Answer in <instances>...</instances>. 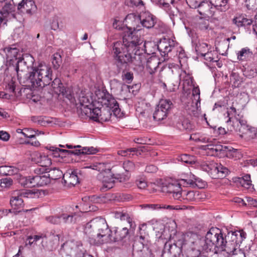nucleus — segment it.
<instances>
[{
	"instance_id": "1",
	"label": "nucleus",
	"mask_w": 257,
	"mask_h": 257,
	"mask_svg": "<svg viewBox=\"0 0 257 257\" xmlns=\"http://www.w3.org/2000/svg\"><path fill=\"white\" fill-rule=\"evenodd\" d=\"M124 32L122 41H117L113 44L112 53V66L116 74L122 73L123 80L131 83L134 78L133 72L130 71L131 65L140 66L146 60V53L140 45L143 40L136 34L135 28H128Z\"/></svg>"
},
{
	"instance_id": "2",
	"label": "nucleus",
	"mask_w": 257,
	"mask_h": 257,
	"mask_svg": "<svg viewBox=\"0 0 257 257\" xmlns=\"http://www.w3.org/2000/svg\"><path fill=\"white\" fill-rule=\"evenodd\" d=\"M217 227H211L205 237H201L192 232L187 234L186 243L184 244L185 257H199L203 250L213 251L217 253L224 248L225 241Z\"/></svg>"
},
{
	"instance_id": "3",
	"label": "nucleus",
	"mask_w": 257,
	"mask_h": 257,
	"mask_svg": "<svg viewBox=\"0 0 257 257\" xmlns=\"http://www.w3.org/2000/svg\"><path fill=\"white\" fill-rule=\"evenodd\" d=\"M96 95L98 102H100L102 105H105L106 107L102 109L99 107L86 108L83 110L87 117L95 121L102 122L109 121L112 113L115 116L120 115L121 110L119 104L111 94L106 90H98Z\"/></svg>"
},
{
	"instance_id": "4",
	"label": "nucleus",
	"mask_w": 257,
	"mask_h": 257,
	"mask_svg": "<svg viewBox=\"0 0 257 257\" xmlns=\"http://www.w3.org/2000/svg\"><path fill=\"white\" fill-rule=\"evenodd\" d=\"M22 59H19L16 63V65L13 66L14 70L18 75V79L23 83V85L30 89L36 88H43L50 84L52 80V71L50 68L46 65L40 64L38 66L33 67L32 71L26 74L25 78L22 80L19 76V64L23 62Z\"/></svg>"
},
{
	"instance_id": "5",
	"label": "nucleus",
	"mask_w": 257,
	"mask_h": 257,
	"mask_svg": "<svg viewBox=\"0 0 257 257\" xmlns=\"http://www.w3.org/2000/svg\"><path fill=\"white\" fill-rule=\"evenodd\" d=\"M84 232L90 244L94 245L97 243L95 237L98 239L105 237V239L107 241V236L110 233V230L104 218L96 217L85 225Z\"/></svg>"
},
{
	"instance_id": "6",
	"label": "nucleus",
	"mask_w": 257,
	"mask_h": 257,
	"mask_svg": "<svg viewBox=\"0 0 257 257\" xmlns=\"http://www.w3.org/2000/svg\"><path fill=\"white\" fill-rule=\"evenodd\" d=\"M38 197L37 192H33L32 190H26L21 191H17L14 193L10 200V204L12 207L11 209H6L3 211L4 213L7 215L8 213H13L15 215L22 212H27L31 211L32 209L24 210L21 209L24 206V201L22 199L24 198H35Z\"/></svg>"
},
{
	"instance_id": "7",
	"label": "nucleus",
	"mask_w": 257,
	"mask_h": 257,
	"mask_svg": "<svg viewBox=\"0 0 257 257\" xmlns=\"http://www.w3.org/2000/svg\"><path fill=\"white\" fill-rule=\"evenodd\" d=\"M136 228L133 230L130 227V229L127 227L118 228L116 227L113 230V233L110 230V233L107 236V241L109 240L111 242H117L122 246H124L127 249L131 246V244L133 242V235Z\"/></svg>"
},
{
	"instance_id": "8",
	"label": "nucleus",
	"mask_w": 257,
	"mask_h": 257,
	"mask_svg": "<svg viewBox=\"0 0 257 257\" xmlns=\"http://www.w3.org/2000/svg\"><path fill=\"white\" fill-rule=\"evenodd\" d=\"M218 229L220 231V235L226 242L224 248L219 252L226 251L229 254L238 255L239 257H245L244 250L241 249H237L235 246L241 243V240L238 238L239 232L230 231L228 232L227 235H224L221 230L219 228Z\"/></svg>"
},
{
	"instance_id": "9",
	"label": "nucleus",
	"mask_w": 257,
	"mask_h": 257,
	"mask_svg": "<svg viewBox=\"0 0 257 257\" xmlns=\"http://www.w3.org/2000/svg\"><path fill=\"white\" fill-rule=\"evenodd\" d=\"M110 175L111 178H108L105 176L104 173H101L99 174V177L102 179L103 183V188H106L107 190L112 188L114 186V180L115 179L119 182H124L128 179V177L124 172L123 167L121 165H117L112 166L109 170Z\"/></svg>"
},
{
	"instance_id": "10",
	"label": "nucleus",
	"mask_w": 257,
	"mask_h": 257,
	"mask_svg": "<svg viewBox=\"0 0 257 257\" xmlns=\"http://www.w3.org/2000/svg\"><path fill=\"white\" fill-rule=\"evenodd\" d=\"M186 237L187 234H178L176 235V240H174L173 243L171 240L166 242L162 251V254L164 253H167L170 257H180L184 251V244L186 243Z\"/></svg>"
},
{
	"instance_id": "11",
	"label": "nucleus",
	"mask_w": 257,
	"mask_h": 257,
	"mask_svg": "<svg viewBox=\"0 0 257 257\" xmlns=\"http://www.w3.org/2000/svg\"><path fill=\"white\" fill-rule=\"evenodd\" d=\"M173 107L174 104L170 99H161L153 113L154 119L157 121L164 119L167 117Z\"/></svg>"
},
{
	"instance_id": "12",
	"label": "nucleus",
	"mask_w": 257,
	"mask_h": 257,
	"mask_svg": "<svg viewBox=\"0 0 257 257\" xmlns=\"http://www.w3.org/2000/svg\"><path fill=\"white\" fill-rule=\"evenodd\" d=\"M97 151V149L92 147H85L80 150H67L57 148L52 152V155L55 158L61 157L63 158V157L72 155L81 156L83 155L94 154Z\"/></svg>"
},
{
	"instance_id": "13",
	"label": "nucleus",
	"mask_w": 257,
	"mask_h": 257,
	"mask_svg": "<svg viewBox=\"0 0 257 257\" xmlns=\"http://www.w3.org/2000/svg\"><path fill=\"white\" fill-rule=\"evenodd\" d=\"M35 175L32 176V182L33 187L46 186L50 183V179L46 175L47 169L45 168H37L34 171Z\"/></svg>"
},
{
	"instance_id": "14",
	"label": "nucleus",
	"mask_w": 257,
	"mask_h": 257,
	"mask_svg": "<svg viewBox=\"0 0 257 257\" xmlns=\"http://www.w3.org/2000/svg\"><path fill=\"white\" fill-rule=\"evenodd\" d=\"M144 243L141 241L135 240L133 243L131 244V246L128 248H132V254L135 255V254H138L140 255V257H155L156 255L153 253L151 250H147V252L145 254L143 251L145 252L144 248Z\"/></svg>"
},
{
	"instance_id": "15",
	"label": "nucleus",
	"mask_w": 257,
	"mask_h": 257,
	"mask_svg": "<svg viewBox=\"0 0 257 257\" xmlns=\"http://www.w3.org/2000/svg\"><path fill=\"white\" fill-rule=\"evenodd\" d=\"M37 7L33 0L20 1L18 4V11L19 13L24 11L29 16H32L37 12Z\"/></svg>"
},
{
	"instance_id": "16",
	"label": "nucleus",
	"mask_w": 257,
	"mask_h": 257,
	"mask_svg": "<svg viewBox=\"0 0 257 257\" xmlns=\"http://www.w3.org/2000/svg\"><path fill=\"white\" fill-rule=\"evenodd\" d=\"M139 19L143 27L150 29L154 27L156 18L150 12H145L141 14Z\"/></svg>"
},
{
	"instance_id": "17",
	"label": "nucleus",
	"mask_w": 257,
	"mask_h": 257,
	"mask_svg": "<svg viewBox=\"0 0 257 257\" xmlns=\"http://www.w3.org/2000/svg\"><path fill=\"white\" fill-rule=\"evenodd\" d=\"M208 149L212 151L214 155L220 156L222 157L224 156V153L226 149H227V146H223L219 144L217 140L213 139V143L207 145Z\"/></svg>"
},
{
	"instance_id": "18",
	"label": "nucleus",
	"mask_w": 257,
	"mask_h": 257,
	"mask_svg": "<svg viewBox=\"0 0 257 257\" xmlns=\"http://www.w3.org/2000/svg\"><path fill=\"white\" fill-rule=\"evenodd\" d=\"M5 5L3 7L0 13L4 14L5 16H9L12 14L13 18H16V14L13 13L15 11V7H18V4L15 0H9L5 2Z\"/></svg>"
},
{
	"instance_id": "19",
	"label": "nucleus",
	"mask_w": 257,
	"mask_h": 257,
	"mask_svg": "<svg viewBox=\"0 0 257 257\" xmlns=\"http://www.w3.org/2000/svg\"><path fill=\"white\" fill-rule=\"evenodd\" d=\"M174 46L175 42L173 40L164 39L163 40L160 41L159 44L158 45V49L165 55L171 52Z\"/></svg>"
},
{
	"instance_id": "20",
	"label": "nucleus",
	"mask_w": 257,
	"mask_h": 257,
	"mask_svg": "<svg viewBox=\"0 0 257 257\" xmlns=\"http://www.w3.org/2000/svg\"><path fill=\"white\" fill-rule=\"evenodd\" d=\"M236 182L250 191H255L257 189L255 188V183L254 184H251L249 174H245L241 177L238 178Z\"/></svg>"
},
{
	"instance_id": "21",
	"label": "nucleus",
	"mask_w": 257,
	"mask_h": 257,
	"mask_svg": "<svg viewBox=\"0 0 257 257\" xmlns=\"http://www.w3.org/2000/svg\"><path fill=\"white\" fill-rule=\"evenodd\" d=\"M252 20L250 19H247L245 15H239L233 19L232 23L235 24L237 27H246L250 26L252 23Z\"/></svg>"
},
{
	"instance_id": "22",
	"label": "nucleus",
	"mask_w": 257,
	"mask_h": 257,
	"mask_svg": "<svg viewBox=\"0 0 257 257\" xmlns=\"http://www.w3.org/2000/svg\"><path fill=\"white\" fill-rule=\"evenodd\" d=\"M114 217L117 219H120L121 220H126L130 225V227L132 229V230L136 228V225L135 222L132 220V219L129 216L128 214L125 212L115 211L113 212Z\"/></svg>"
},
{
	"instance_id": "23",
	"label": "nucleus",
	"mask_w": 257,
	"mask_h": 257,
	"mask_svg": "<svg viewBox=\"0 0 257 257\" xmlns=\"http://www.w3.org/2000/svg\"><path fill=\"white\" fill-rule=\"evenodd\" d=\"M253 56L252 52L248 47L243 48L237 53V58L240 61L250 60Z\"/></svg>"
},
{
	"instance_id": "24",
	"label": "nucleus",
	"mask_w": 257,
	"mask_h": 257,
	"mask_svg": "<svg viewBox=\"0 0 257 257\" xmlns=\"http://www.w3.org/2000/svg\"><path fill=\"white\" fill-rule=\"evenodd\" d=\"M209 2L216 10L220 12H225L229 8L228 0H209Z\"/></svg>"
},
{
	"instance_id": "25",
	"label": "nucleus",
	"mask_w": 257,
	"mask_h": 257,
	"mask_svg": "<svg viewBox=\"0 0 257 257\" xmlns=\"http://www.w3.org/2000/svg\"><path fill=\"white\" fill-rule=\"evenodd\" d=\"M176 127L181 131H190L192 129V125L189 120L183 116L179 118L176 123Z\"/></svg>"
},
{
	"instance_id": "26",
	"label": "nucleus",
	"mask_w": 257,
	"mask_h": 257,
	"mask_svg": "<svg viewBox=\"0 0 257 257\" xmlns=\"http://www.w3.org/2000/svg\"><path fill=\"white\" fill-rule=\"evenodd\" d=\"M176 190H180V186L178 183H163L162 186V191L168 194L172 195Z\"/></svg>"
},
{
	"instance_id": "27",
	"label": "nucleus",
	"mask_w": 257,
	"mask_h": 257,
	"mask_svg": "<svg viewBox=\"0 0 257 257\" xmlns=\"http://www.w3.org/2000/svg\"><path fill=\"white\" fill-rule=\"evenodd\" d=\"M81 175V171L78 169L74 170L69 174L68 177V184L75 186L79 183L80 176Z\"/></svg>"
},
{
	"instance_id": "28",
	"label": "nucleus",
	"mask_w": 257,
	"mask_h": 257,
	"mask_svg": "<svg viewBox=\"0 0 257 257\" xmlns=\"http://www.w3.org/2000/svg\"><path fill=\"white\" fill-rule=\"evenodd\" d=\"M206 1L201 0L199 3V6L197 7L198 12L201 16H205L208 15L209 12L210 11V5Z\"/></svg>"
},
{
	"instance_id": "29",
	"label": "nucleus",
	"mask_w": 257,
	"mask_h": 257,
	"mask_svg": "<svg viewBox=\"0 0 257 257\" xmlns=\"http://www.w3.org/2000/svg\"><path fill=\"white\" fill-rule=\"evenodd\" d=\"M198 179L195 178L194 175H191L189 178H184L181 179L179 184V186L183 185L184 187L191 186L194 187L197 185V181Z\"/></svg>"
},
{
	"instance_id": "30",
	"label": "nucleus",
	"mask_w": 257,
	"mask_h": 257,
	"mask_svg": "<svg viewBox=\"0 0 257 257\" xmlns=\"http://www.w3.org/2000/svg\"><path fill=\"white\" fill-rule=\"evenodd\" d=\"M48 174L47 176L50 179V183L51 182V180H56L60 179L63 176L62 172L56 168H54L53 169H49L48 170Z\"/></svg>"
},
{
	"instance_id": "31",
	"label": "nucleus",
	"mask_w": 257,
	"mask_h": 257,
	"mask_svg": "<svg viewBox=\"0 0 257 257\" xmlns=\"http://www.w3.org/2000/svg\"><path fill=\"white\" fill-rule=\"evenodd\" d=\"M243 75L249 79L253 78L257 76V65H252L248 66L243 71Z\"/></svg>"
},
{
	"instance_id": "32",
	"label": "nucleus",
	"mask_w": 257,
	"mask_h": 257,
	"mask_svg": "<svg viewBox=\"0 0 257 257\" xmlns=\"http://www.w3.org/2000/svg\"><path fill=\"white\" fill-rule=\"evenodd\" d=\"M51 86L53 88L54 92L56 94H59L61 90L64 87L63 84L61 82V80L59 78H55L54 80L51 82Z\"/></svg>"
},
{
	"instance_id": "33",
	"label": "nucleus",
	"mask_w": 257,
	"mask_h": 257,
	"mask_svg": "<svg viewBox=\"0 0 257 257\" xmlns=\"http://www.w3.org/2000/svg\"><path fill=\"white\" fill-rule=\"evenodd\" d=\"M209 21L208 19L200 17L196 23V27L201 31H205L208 29Z\"/></svg>"
},
{
	"instance_id": "34",
	"label": "nucleus",
	"mask_w": 257,
	"mask_h": 257,
	"mask_svg": "<svg viewBox=\"0 0 257 257\" xmlns=\"http://www.w3.org/2000/svg\"><path fill=\"white\" fill-rule=\"evenodd\" d=\"M159 62L156 59H152L150 58L147 61L146 67L149 70V72L150 74H152L155 73L156 70Z\"/></svg>"
},
{
	"instance_id": "35",
	"label": "nucleus",
	"mask_w": 257,
	"mask_h": 257,
	"mask_svg": "<svg viewBox=\"0 0 257 257\" xmlns=\"http://www.w3.org/2000/svg\"><path fill=\"white\" fill-rule=\"evenodd\" d=\"M208 45L205 43H198L196 45L195 51L197 54L203 57L206 53L208 51Z\"/></svg>"
},
{
	"instance_id": "36",
	"label": "nucleus",
	"mask_w": 257,
	"mask_h": 257,
	"mask_svg": "<svg viewBox=\"0 0 257 257\" xmlns=\"http://www.w3.org/2000/svg\"><path fill=\"white\" fill-rule=\"evenodd\" d=\"M224 156L230 159L239 158L240 156L239 152L237 149L227 146V149H226Z\"/></svg>"
},
{
	"instance_id": "37",
	"label": "nucleus",
	"mask_w": 257,
	"mask_h": 257,
	"mask_svg": "<svg viewBox=\"0 0 257 257\" xmlns=\"http://www.w3.org/2000/svg\"><path fill=\"white\" fill-rule=\"evenodd\" d=\"M61 92L58 95L62 94L64 97L67 98L71 102H74L75 101L74 96V93L72 92L71 89L68 87H64L61 90Z\"/></svg>"
},
{
	"instance_id": "38",
	"label": "nucleus",
	"mask_w": 257,
	"mask_h": 257,
	"mask_svg": "<svg viewBox=\"0 0 257 257\" xmlns=\"http://www.w3.org/2000/svg\"><path fill=\"white\" fill-rule=\"evenodd\" d=\"M52 63L55 69H58L62 63V56L59 53H55L52 57Z\"/></svg>"
},
{
	"instance_id": "39",
	"label": "nucleus",
	"mask_w": 257,
	"mask_h": 257,
	"mask_svg": "<svg viewBox=\"0 0 257 257\" xmlns=\"http://www.w3.org/2000/svg\"><path fill=\"white\" fill-rule=\"evenodd\" d=\"M198 192L193 191H183V200L187 201H193L196 200V196H198Z\"/></svg>"
},
{
	"instance_id": "40",
	"label": "nucleus",
	"mask_w": 257,
	"mask_h": 257,
	"mask_svg": "<svg viewBox=\"0 0 257 257\" xmlns=\"http://www.w3.org/2000/svg\"><path fill=\"white\" fill-rule=\"evenodd\" d=\"M217 175H218V179H221L225 177L230 172L228 169L223 166L220 163H218V167L217 170Z\"/></svg>"
},
{
	"instance_id": "41",
	"label": "nucleus",
	"mask_w": 257,
	"mask_h": 257,
	"mask_svg": "<svg viewBox=\"0 0 257 257\" xmlns=\"http://www.w3.org/2000/svg\"><path fill=\"white\" fill-rule=\"evenodd\" d=\"M76 213H71L68 214L66 213H63L60 215V219H62L63 222L65 223H72L75 222V216Z\"/></svg>"
},
{
	"instance_id": "42",
	"label": "nucleus",
	"mask_w": 257,
	"mask_h": 257,
	"mask_svg": "<svg viewBox=\"0 0 257 257\" xmlns=\"http://www.w3.org/2000/svg\"><path fill=\"white\" fill-rule=\"evenodd\" d=\"M80 104L81 105V112L84 113L83 109L86 108H95L92 102H90L89 99L87 97H82L80 100Z\"/></svg>"
},
{
	"instance_id": "43",
	"label": "nucleus",
	"mask_w": 257,
	"mask_h": 257,
	"mask_svg": "<svg viewBox=\"0 0 257 257\" xmlns=\"http://www.w3.org/2000/svg\"><path fill=\"white\" fill-rule=\"evenodd\" d=\"M40 163V165L39 168H45L47 173L48 170L50 169L49 167L52 164L51 159L49 158L48 156H41Z\"/></svg>"
},
{
	"instance_id": "44",
	"label": "nucleus",
	"mask_w": 257,
	"mask_h": 257,
	"mask_svg": "<svg viewBox=\"0 0 257 257\" xmlns=\"http://www.w3.org/2000/svg\"><path fill=\"white\" fill-rule=\"evenodd\" d=\"M32 176L28 177H21L19 179V183L24 187H33L31 179Z\"/></svg>"
},
{
	"instance_id": "45",
	"label": "nucleus",
	"mask_w": 257,
	"mask_h": 257,
	"mask_svg": "<svg viewBox=\"0 0 257 257\" xmlns=\"http://www.w3.org/2000/svg\"><path fill=\"white\" fill-rule=\"evenodd\" d=\"M230 81L233 82L232 85L234 87H238L242 82L241 78L238 73L232 72L230 75Z\"/></svg>"
},
{
	"instance_id": "46",
	"label": "nucleus",
	"mask_w": 257,
	"mask_h": 257,
	"mask_svg": "<svg viewBox=\"0 0 257 257\" xmlns=\"http://www.w3.org/2000/svg\"><path fill=\"white\" fill-rule=\"evenodd\" d=\"M181 160L186 164H194L196 162V159L195 156L187 154L182 155Z\"/></svg>"
},
{
	"instance_id": "47",
	"label": "nucleus",
	"mask_w": 257,
	"mask_h": 257,
	"mask_svg": "<svg viewBox=\"0 0 257 257\" xmlns=\"http://www.w3.org/2000/svg\"><path fill=\"white\" fill-rule=\"evenodd\" d=\"M132 152H136L137 156L138 154H141L139 148H132L125 150H120L118 151V154L122 156H126L128 155H130Z\"/></svg>"
},
{
	"instance_id": "48",
	"label": "nucleus",
	"mask_w": 257,
	"mask_h": 257,
	"mask_svg": "<svg viewBox=\"0 0 257 257\" xmlns=\"http://www.w3.org/2000/svg\"><path fill=\"white\" fill-rule=\"evenodd\" d=\"M122 166L125 172H133L136 168V166L134 163L131 161H124Z\"/></svg>"
},
{
	"instance_id": "49",
	"label": "nucleus",
	"mask_w": 257,
	"mask_h": 257,
	"mask_svg": "<svg viewBox=\"0 0 257 257\" xmlns=\"http://www.w3.org/2000/svg\"><path fill=\"white\" fill-rule=\"evenodd\" d=\"M23 130L25 131V137L28 138H35L36 135L41 134V132L38 133V130L35 131L31 128H24Z\"/></svg>"
},
{
	"instance_id": "50",
	"label": "nucleus",
	"mask_w": 257,
	"mask_h": 257,
	"mask_svg": "<svg viewBox=\"0 0 257 257\" xmlns=\"http://www.w3.org/2000/svg\"><path fill=\"white\" fill-rule=\"evenodd\" d=\"M218 167V163L210 164V173L209 175L213 179H218V175H217V170Z\"/></svg>"
},
{
	"instance_id": "51",
	"label": "nucleus",
	"mask_w": 257,
	"mask_h": 257,
	"mask_svg": "<svg viewBox=\"0 0 257 257\" xmlns=\"http://www.w3.org/2000/svg\"><path fill=\"white\" fill-rule=\"evenodd\" d=\"M45 234L40 233L37 235H34L33 236L31 235L28 236L27 239L29 240V243L32 244L34 242H36L40 239L42 240V239L45 237Z\"/></svg>"
},
{
	"instance_id": "52",
	"label": "nucleus",
	"mask_w": 257,
	"mask_h": 257,
	"mask_svg": "<svg viewBox=\"0 0 257 257\" xmlns=\"http://www.w3.org/2000/svg\"><path fill=\"white\" fill-rule=\"evenodd\" d=\"M200 89L199 87H194L192 89V95L194 97V99L196 101V105L197 106L198 103L200 102Z\"/></svg>"
},
{
	"instance_id": "53",
	"label": "nucleus",
	"mask_w": 257,
	"mask_h": 257,
	"mask_svg": "<svg viewBox=\"0 0 257 257\" xmlns=\"http://www.w3.org/2000/svg\"><path fill=\"white\" fill-rule=\"evenodd\" d=\"M1 181H2V185H1V187H2V191H3L5 188H9L13 182V180L10 178H4L1 179Z\"/></svg>"
},
{
	"instance_id": "54",
	"label": "nucleus",
	"mask_w": 257,
	"mask_h": 257,
	"mask_svg": "<svg viewBox=\"0 0 257 257\" xmlns=\"http://www.w3.org/2000/svg\"><path fill=\"white\" fill-rule=\"evenodd\" d=\"M205 60L208 62H217L218 58L216 57L215 58L214 57V53L211 51L208 52V51L206 53L205 55H203V56Z\"/></svg>"
},
{
	"instance_id": "55",
	"label": "nucleus",
	"mask_w": 257,
	"mask_h": 257,
	"mask_svg": "<svg viewBox=\"0 0 257 257\" xmlns=\"http://www.w3.org/2000/svg\"><path fill=\"white\" fill-rule=\"evenodd\" d=\"M256 131L254 127L249 126L246 128V129L242 132V134H249V137L251 139H253L256 135Z\"/></svg>"
},
{
	"instance_id": "56",
	"label": "nucleus",
	"mask_w": 257,
	"mask_h": 257,
	"mask_svg": "<svg viewBox=\"0 0 257 257\" xmlns=\"http://www.w3.org/2000/svg\"><path fill=\"white\" fill-rule=\"evenodd\" d=\"M45 219L47 221L53 224H58L60 223V216H50L46 217Z\"/></svg>"
},
{
	"instance_id": "57",
	"label": "nucleus",
	"mask_w": 257,
	"mask_h": 257,
	"mask_svg": "<svg viewBox=\"0 0 257 257\" xmlns=\"http://www.w3.org/2000/svg\"><path fill=\"white\" fill-rule=\"evenodd\" d=\"M136 184L140 189H145L147 186V183L144 178H140L136 180Z\"/></svg>"
},
{
	"instance_id": "58",
	"label": "nucleus",
	"mask_w": 257,
	"mask_h": 257,
	"mask_svg": "<svg viewBox=\"0 0 257 257\" xmlns=\"http://www.w3.org/2000/svg\"><path fill=\"white\" fill-rule=\"evenodd\" d=\"M201 0H186L188 6L191 9H197Z\"/></svg>"
},
{
	"instance_id": "59",
	"label": "nucleus",
	"mask_w": 257,
	"mask_h": 257,
	"mask_svg": "<svg viewBox=\"0 0 257 257\" xmlns=\"http://www.w3.org/2000/svg\"><path fill=\"white\" fill-rule=\"evenodd\" d=\"M47 237L46 234L45 237L42 239L41 241V245L43 247V249L46 250H51L53 249V246L52 245H49L47 243Z\"/></svg>"
},
{
	"instance_id": "60",
	"label": "nucleus",
	"mask_w": 257,
	"mask_h": 257,
	"mask_svg": "<svg viewBox=\"0 0 257 257\" xmlns=\"http://www.w3.org/2000/svg\"><path fill=\"white\" fill-rule=\"evenodd\" d=\"M183 191H182L181 187L180 190H176V191L174 192V193L172 194V196L175 199L179 200L180 201L183 200Z\"/></svg>"
},
{
	"instance_id": "61",
	"label": "nucleus",
	"mask_w": 257,
	"mask_h": 257,
	"mask_svg": "<svg viewBox=\"0 0 257 257\" xmlns=\"http://www.w3.org/2000/svg\"><path fill=\"white\" fill-rule=\"evenodd\" d=\"M157 5H162L164 8H168L170 6L169 0H151Z\"/></svg>"
},
{
	"instance_id": "62",
	"label": "nucleus",
	"mask_w": 257,
	"mask_h": 257,
	"mask_svg": "<svg viewBox=\"0 0 257 257\" xmlns=\"http://www.w3.org/2000/svg\"><path fill=\"white\" fill-rule=\"evenodd\" d=\"M237 120L239 121L241 127L239 128V132L242 133L243 132L246 128L248 126V125L246 124V121L242 119H237L236 118Z\"/></svg>"
},
{
	"instance_id": "63",
	"label": "nucleus",
	"mask_w": 257,
	"mask_h": 257,
	"mask_svg": "<svg viewBox=\"0 0 257 257\" xmlns=\"http://www.w3.org/2000/svg\"><path fill=\"white\" fill-rule=\"evenodd\" d=\"M245 199L248 206L257 208V199L251 197H246Z\"/></svg>"
},
{
	"instance_id": "64",
	"label": "nucleus",
	"mask_w": 257,
	"mask_h": 257,
	"mask_svg": "<svg viewBox=\"0 0 257 257\" xmlns=\"http://www.w3.org/2000/svg\"><path fill=\"white\" fill-rule=\"evenodd\" d=\"M158 170V168L154 165H148L146 167L145 171L149 173H156Z\"/></svg>"
}]
</instances>
